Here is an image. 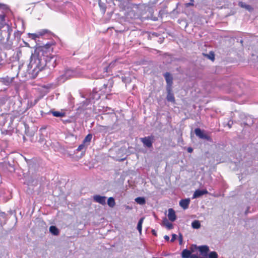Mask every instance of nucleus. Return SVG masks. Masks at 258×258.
<instances>
[{
	"label": "nucleus",
	"instance_id": "obj_1",
	"mask_svg": "<svg viewBox=\"0 0 258 258\" xmlns=\"http://www.w3.org/2000/svg\"><path fill=\"white\" fill-rule=\"evenodd\" d=\"M56 57L53 55H45L43 51L41 54H32L28 67L32 70L33 73L37 74L42 71L47 64L49 67L54 68L56 65Z\"/></svg>",
	"mask_w": 258,
	"mask_h": 258
},
{
	"label": "nucleus",
	"instance_id": "obj_2",
	"mask_svg": "<svg viewBox=\"0 0 258 258\" xmlns=\"http://www.w3.org/2000/svg\"><path fill=\"white\" fill-rule=\"evenodd\" d=\"M75 73L73 70L67 69L64 71L63 74L58 77L57 81L59 83H62L67 80L75 77Z\"/></svg>",
	"mask_w": 258,
	"mask_h": 258
},
{
	"label": "nucleus",
	"instance_id": "obj_3",
	"mask_svg": "<svg viewBox=\"0 0 258 258\" xmlns=\"http://www.w3.org/2000/svg\"><path fill=\"white\" fill-rule=\"evenodd\" d=\"M193 251V250H190L187 249H183L181 252L182 258H202L201 257H199L196 254H191Z\"/></svg>",
	"mask_w": 258,
	"mask_h": 258
},
{
	"label": "nucleus",
	"instance_id": "obj_4",
	"mask_svg": "<svg viewBox=\"0 0 258 258\" xmlns=\"http://www.w3.org/2000/svg\"><path fill=\"white\" fill-rule=\"evenodd\" d=\"M113 85V81L112 79L108 80L107 84H104L101 91L104 92V94H108L111 91V88Z\"/></svg>",
	"mask_w": 258,
	"mask_h": 258
},
{
	"label": "nucleus",
	"instance_id": "obj_5",
	"mask_svg": "<svg viewBox=\"0 0 258 258\" xmlns=\"http://www.w3.org/2000/svg\"><path fill=\"white\" fill-rule=\"evenodd\" d=\"M153 139L154 138L152 136H148L141 138V140L144 145L148 148H151L152 147Z\"/></svg>",
	"mask_w": 258,
	"mask_h": 258
},
{
	"label": "nucleus",
	"instance_id": "obj_6",
	"mask_svg": "<svg viewBox=\"0 0 258 258\" xmlns=\"http://www.w3.org/2000/svg\"><path fill=\"white\" fill-rule=\"evenodd\" d=\"M195 133L197 136L199 137L201 139H206L208 141L211 140V138L204 134V132L199 128H197L195 130Z\"/></svg>",
	"mask_w": 258,
	"mask_h": 258
},
{
	"label": "nucleus",
	"instance_id": "obj_7",
	"mask_svg": "<svg viewBox=\"0 0 258 258\" xmlns=\"http://www.w3.org/2000/svg\"><path fill=\"white\" fill-rule=\"evenodd\" d=\"M164 76L167 83V90H170L172 85L173 78L169 73H166Z\"/></svg>",
	"mask_w": 258,
	"mask_h": 258
},
{
	"label": "nucleus",
	"instance_id": "obj_8",
	"mask_svg": "<svg viewBox=\"0 0 258 258\" xmlns=\"http://www.w3.org/2000/svg\"><path fill=\"white\" fill-rule=\"evenodd\" d=\"M94 202L99 203L102 205L106 204V197L105 196H101L100 195H95L93 197Z\"/></svg>",
	"mask_w": 258,
	"mask_h": 258
},
{
	"label": "nucleus",
	"instance_id": "obj_9",
	"mask_svg": "<svg viewBox=\"0 0 258 258\" xmlns=\"http://www.w3.org/2000/svg\"><path fill=\"white\" fill-rule=\"evenodd\" d=\"M208 193V191L207 189H203V190L197 189L195 191V192L193 195L192 199H196V198H199L204 195L207 194Z\"/></svg>",
	"mask_w": 258,
	"mask_h": 258
},
{
	"label": "nucleus",
	"instance_id": "obj_10",
	"mask_svg": "<svg viewBox=\"0 0 258 258\" xmlns=\"http://www.w3.org/2000/svg\"><path fill=\"white\" fill-rule=\"evenodd\" d=\"M168 217L171 222L174 221L176 219V216L174 210L172 209H169L168 210Z\"/></svg>",
	"mask_w": 258,
	"mask_h": 258
},
{
	"label": "nucleus",
	"instance_id": "obj_11",
	"mask_svg": "<svg viewBox=\"0 0 258 258\" xmlns=\"http://www.w3.org/2000/svg\"><path fill=\"white\" fill-rule=\"evenodd\" d=\"M190 201L189 199H182L179 202V205L183 209H186L188 207Z\"/></svg>",
	"mask_w": 258,
	"mask_h": 258
},
{
	"label": "nucleus",
	"instance_id": "obj_12",
	"mask_svg": "<svg viewBox=\"0 0 258 258\" xmlns=\"http://www.w3.org/2000/svg\"><path fill=\"white\" fill-rule=\"evenodd\" d=\"M46 30H43V32H40L38 33L29 34L30 37L34 40H36L37 38H39L40 36H42L46 32Z\"/></svg>",
	"mask_w": 258,
	"mask_h": 258
},
{
	"label": "nucleus",
	"instance_id": "obj_13",
	"mask_svg": "<svg viewBox=\"0 0 258 258\" xmlns=\"http://www.w3.org/2000/svg\"><path fill=\"white\" fill-rule=\"evenodd\" d=\"M198 249L200 252L204 255H206L209 250V247L207 245L199 246Z\"/></svg>",
	"mask_w": 258,
	"mask_h": 258
},
{
	"label": "nucleus",
	"instance_id": "obj_14",
	"mask_svg": "<svg viewBox=\"0 0 258 258\" xmlns=\"http://www.w3.org/2000/svg\"><path fill=\"white\" fill-rule=\"evenodd\" d=\"M168 92V94L167 95V100L168 101L174 102L175 99L173 95V94L171 92V89L170 90H167Z\"/></svg>",
	"mask_w": 258,
	"mask_h": 258
},
{
	"label": "nucleus",
	"instance_id": "obj_15",
	"mask_svg": "<svg viewBox=\"0 0 258 258\" xmlns=\"http://www.w3.org/2000/svg\"><path fill=\"white\" fill-rule=\"evenodd\" d=\"M49 231L54 235H57L59 234V230L55 226H51L49 228Z\"/></svg>",
	"mask_w": 258,
	"mask_h": 258
},
{
	"label": "nucleus",
	"instance_id": "obj_16",
	"mask_svg": "<svg viewBox=\"0 0 258 258\" xmlns=\"http://www.w3.org/2000/svg\"><path fill=\"white\" fill-rule=\"evenodd\" d=\"M14 80V78H10L9 77H7L6 78H3V82L6 85H9L11 83H12Z\"/></svg>",
	"mask_w": 258,
	"mask_h": 258
},
{
	"label": "nucleus",
	"instance_id": "obj_17",
	"mask_svg": "<svg viewBox=\"0 0 258 258\" xmlns=\"http://www.w3.org/2000/svg\"><path fill=\"white\" fill-rule=\"evenodd\" d=\"M92 136L91 134H88L84 139L83 143L85 144L87 146L90 144L91 141Z\"/></svg>",
	"mask_w": 258,
	"mask_h": 258
},
{
	"label": "nucleus",
	"instance_id": "obj_18",
	"mask_svg": "<svg viewBox=\"0 0 258 258\" xmlns=\"http://www.w3.org/2000/svg\"><path fill=\"white\" fill-rule=\"evenodd\" d=\"M144 220V217L141 218L139 220V221L138 222V225H137V229L138 230V231H139V233L140 234L142 233V224H143Z\"/></svg>",
	"mask_w": 258,
	"mask_h": 258
},
{
	"label": "nucleus",
	"instance_id": "obj_19",
	"mask_svg": "<svg viewBox=\"0 0 258 258\" xmlns=\"http://www.w3.org/2000/svg\"><path fill=\"white\" fill-rule=\"evenodd\" d=\"M107 204L111 208H113V207H114L115 205V202L114 198L112 197L109 198L107 200Z\"/></svg>",
	"mask_w": 258,
	"mask_h": 258
},
{
	"label": "nucleus",
	"instance_id": "obj_20",
	"mask_svg": "<svg viewBox=\"0 0 258 258\" xmlns=\"http://www.w3.org/2000/svg\"><path fill=\"white\" fill-rule=\"evenodd\" d=\"M163 224L168 229H171L173 228V225L171 223L169 222L166 219H165L163 221Z\"/></svg>",
	"mask_w": 258,
	"mask_h": 258
},
{
	"label": "nucleus",
	"instance_id": "obj_21",
	"mask_svg": "<svg viewBox=\"0 0 258 258\" xmlns=\"http://www.w3.org/2000/svg\"><path fill=\"white\" fill-rule=\"evenodd\" d=\"M51 113L53 114V115L55 117H63L65 115V113L62 112L54 111H51Z\"/></svg>",
	"mask_w": 258,
	"mask_h": 258
},
{
	"label": "nucleus",
	"instance_id": "obj_22",
	"mask_svg": "<svg viewBox=\"0 0 258 258\" xmlns=\"http://www.w3.org/2000/svg\"><path fill=\"white\" fill-rule=\"evenodd\" d=\"M135 201L140 205H144L146 203V200L143 197H138L135 199Z\"/></svg>",
	"mask_w": 258,
	"mask_h": 258
},
{
	"label": "nucleus",
	"instance_id": "obj_23",
	"mask_svg": "<svg viewBox=\"0 0 258 258\" xmlns=\"http://www.w3.org/2000/svg\"><path fill=\"white\" fill-rule=\"evenodd\" d=\"M192 228L195 229H198L201 226V224L198 220H195L191 223Z\"/></svg>",
	"mask_w": 258,
	"mask_h": 258
},
{
	"label": "nucleus",
	"instance_id": "obj_24",
	"mask_svg": "<svg viewBox=\"0 0 258 258\" xmlns=\"http://www.w3.org/2000/svg\"><path fill=\"white\" fill-rule=\"evenodd\" d=\"M87 147L88 146L83 142L82 144L79 146V147L77 148V150L78 151H81L83 150L85 151Z\"/></svg>",
	"mask_w": 258,
	"mask_h": 258
},
{
	"label": "nucleus",
	"instance_id": "obj_25",
	"mask_svg": "<svg viewBox=\"0 0 258 258\" xmlns=\"http://www.w3.org/2000/svg\"><path fill=\"white\" fill-rule=\"evenodd\" d=\"M100 94H98L97 92H94V91H93V93L92 94V98L94 99H99L100 97Z\"/></svg>",
	"mask_w": 258,
	"mask_h": 258
},
{
	"label": "nucleus",
	"instance_id": "obj_26",
	"mask_svg": "<svg viewBox=\"0 0 258 258\" xmlns=\"http://www.w3.org/2000/svg\"><path fill=\"white\" fill-rule=\"evenodd\" d=\"M7 28V32L8 33V37H9L11 35V34L12 32V29L11 27L9 25H6Z\"/></svg>",
	"mask_w": 258,
	"mask_h": 258
},
{
	"label": "nucleus",
	"instance_id": "obj_27",
	"mask_svg": "<svg viewBox=\"0 0 258 258\" xmlns=\"http://www.w3.org/2000/svg\"><path fill=\"white\" fill-rule=\"evenodd\" d=\"M5 20V15L4 13H2L0 14V22H2ZM3 24H0V29L2 28Z\"/></svg>",
	"mask_w": 258,
	"mask_h": 258
},
{
	"label": "nucleus",
	"instance_id": "obj_28",
	"mask_svg": "<svg viewBox=\"0 0 258 258\" xmlns=\"http://www.w3.org/2000/svg\"><path fill=\"white\" fill-rule=\"evenodd\" d=\"M241 7L246 8L247 10L250 11L251 9V7L249 5L241 4Z\"/></svg>",
	"mask_w": 258,
	"mask_h": 258
},
{
	"label": "nucleus",
	"instance_id": "obj_29",
	"mask_svg": "<svg viewBox=\"0 0 258 258\" xmlns=\"http://www.w3.org/2000/svg\"><path fill=\"white\" fill-rule=\"evenodd\" d=\"M113 65H114V63L111 62V63H110V64L109 65V66H108V67H105V68H104V72H107V71H107L108 68H111V67H112L113 66Z\"/></svg>",
	"mask_w": 258,
	"mask_h": 258
},
{
	"label": "nucleus",
	"instance_id": "obj_30",
	"mask_svg": "<svg viewBox=\"0 0 258 258\" xmlns=\"http://www.w3.org/2000/svg\"><path fill=\"white\" fill-rule=\"evenodd\" d=\"M176 237H177V235L175 234H173L172 235V238L171 239V241L173 242L176 239Z\"/></svg>",
	"mask_w": 258,
	"mask_h": 258
},
{
	"label": "nucleus",
	"instance_id": "obj_31",
	"mask_svg": "<svg viewBox=\"0 0 258 258\" xmlns=\"http://www.w3.org/2000/svg\"><path fill=\"white\" fill-rule=\"evenodd\" d=\"M190 1H191V3H189L185 4V7H189L190 6H194V3H193L194 0H190Z\"/></svg>",
	"mask_w": 258,
	"mask_h": 258
},
{
	"label": "nucleus",
	"instance_id": "obj_32",
	"mask_svg": "<svg viewBox=\"0 0 258 258\" xmlns=\"http://www.w3.org/2000/svg\"><path fill=\"white\" fill-rule=\"evenodd\" d=\"M187 151L189 153H191L193 151V149L191 147H189L187 148Z\"/></svg>",
	"mask_w": 258,
	"mask_h": 258
},
{
	"label": "nucleus",
	"instance_id": "obj_33",
	"mask_svg": "<svg viewBox=\"0 0 258 258\" xmlns=\"http://www.w3.org/2000/svg\"><path fill=\"white\" fill-rule=\"evenodd\" d=\"M164 239L167 241H168L169 240V237L168 235H165L164 236Z\"/></svg>",
	"mask_w": 258,
	"mask_h": 258
},
{
	"label": "nucleus",
	"instance_id": "obj_34",
	"mask_svg": "<svg viewBox=\"0 0 258 258\" xmlns=\"http://www.w3.org/2000/svg\"><path fill=\"white\" fill-rule=\"evenodd\" d=\"M152 234H153V235H154L156 236V235H157V234H156V231H155V230H154V229H153V230H152Z\"/></svg>",
	"mask_w": 258,
	"mask_h": 258
},
{
	"label": "nucleus",
	"instance_id": "obj_35",
	"mask_svg": "<svg viewBox=\"0 0 258 258\" xmlns=\"http://www.w3.org/2000/svg\"><path fill=\"white\" fill-rule=\"evenodd\" d=\"M179 241H180V244H181V243L182 242V238L181 235H180V236Z\"/></svg>",
	"mask_w": 258,
	"mask_h": 258
},
{
	"label": "nucleus",
	"instance_id": "obj_36",
	"mask_svg": "<svg viewBox=\"0 0 258 258\" xmlns=\"http://www.w3.org/2000/svg\"><path fill=\"white\" fill-rule=\"evenodd\" d=\"M210 58L212 60H214V55L213 54H212V57H210Z\"/></svg>",
	"mask_w": 258,
	"mask_h": 258
},
{
	"label": "nucleus",
	"instance_id": "obj_37",
	"mask_svg": "<svg viewBox=\"0 0 258 258\" xmlns=\"http://www.w3.org/2000/svg\"><path fill=\"white\" fill-rule=\"evenodd\" d=\"M2 7V6L1 5H0V8Z\"/></svg>",
	"mask_w": 258,
	"mask_h": 258
}]
</instances>
